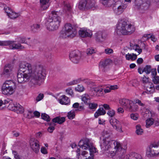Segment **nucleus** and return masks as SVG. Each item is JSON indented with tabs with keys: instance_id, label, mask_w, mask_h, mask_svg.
<instances>
[{
	"instance_id": "f257e3e1",
	"label": "nucleus",
	"mask_w": 159,
	"mask_h": 159,
	"mask_svg": "<svg viewBox=\"0 0 159 159\" xmlns=\"http://www.w3.org/2000/svg\"><path fill=\"white\" fill-rule=\"evenodd\" d=\"M46 72L42 65H37L34 68L29 63L22 62L20 64L17 74V81L19 83H24L31 78L34 81V84L40 85L46 76Z\"/></svg>"
},
{
	"instance_id": "f03ea898",
	"label": "nucleus",
	"mask_w": 159,
	"mask_h": 159,
	"mask_svg": "<svg viewBox=\"0 0 159 159\" xmlns=\"http://www.w3.org/2000/svg\"><path fill=\"white\" fill-rule=\"evenodd\" d=\"M58 12L52 11L49 16L46 19V26L49 31H54L58 30L60 26L61 19L58 15Z\"/></svg>"
},
{
	"instance_id": "7ed1b4c3",
	"label": "nucleus",
	"mask_w": 159,
	"mask_h": 159,
	"mask_svg": "<svg viewBox=\"0 0 159 159\" xmlns=\"http://www.w3.org/2000/svg\"><path fill=\"white\" fill-rule=\"evenodd\" d=\"M135 30V28L134 25L122 19L119 21L116 31L118 35H130L133 33Z\"/></svg>"
},
{
	"instance_id": "20e7f679",
	"label": "nucleus",
	"mask_w": 159,
	"mask_h": 159,
	"mask_svg": "<svg viewBox=\"0 0 159 159\" xmlns=\"http://www.w3.org/2000/svg\"><path fill=\"white\" fill-rule=\"evenodd\" d=\"M77 33L75 29L71 24H66L62 30L60 31L59 37L60 38L65 39L67 37L73 38Z\"/></svg>"
},
{
	"instance_id": "39448f33",
	"label": "nucleus",
	"mask_w": 159,
	"mask_h": 159,
	"mask_svg": "<svg viewBox=\"0 0 159 159\" xmlns=\"http://www.w3.org/2000/svg\"><path fill=\"white\" fill-rule=\"evenodd\" d=\"M80 148L84 150L88 149L90 152V154L92 159H93V154L96 153V149L93 146V143L90 139L85 138L80 140L78 144Z\"/></svg>"
},
{
	"instance_id": "423d86ee",
	"label": "nucleus",
	"mask_w": 159,
	"mask_h": 159,
	"mask_svg": "<svg viewBox=\"0 0 159 159\" xmlns=\"http://www.w3.org/2000/svg\"><path fill=\"white\" fill-rule=\"evenodd\" d=\"M103 142L101 143L100 145L101 149L103 151H107L113 146L115 149L116 150H123L125 151V149L122 148L120 143L118 141L112 140L106 141H102Z\"/></svg>"
},
{
	"instance_id": "0eeeda50",
	"label": "nucleus",
	"mask_w": 159,
	"mask_h": 159,
	"mask_svg": "<svg viewBox=\"0 0 159 159\" xmlns=\"http://www.w3.org/2000/svg\"><path fill=\"white\" fill-rule=\"evenodd\" d=\"M120 104L127 110L132 112L136 111L138 109V106L131 100L127 99H121L119 100Z\"/></svg>"
},
{
	"instance_id": "6e6552de",
	"label": "nucleus",
	"mask_w": 159,
	"mask_h": 159,
	"mask_svg": "<svg viewBox=\"0 0 159 159\" xmlns=\"http://www.w3.org/2000/svg\"><path fill=\"white\" fill-rule=\"evenodd\" d=\"M15 87V84L12 81H6L2 86V92L5 95H11L14 93Z\"/></svg>"
},
{
	"instance_id": "1a4fd4ad",
	"label": "nucleus",
	"mask_w": 159,
	"mask_h": 159,
	"mask_svg": "<svg viewBox=\"0 0 159 159\" xmlns=\"http://www.w3.org/2000/svg\"><path fill=\"white\" fill-rule=\"evenodd\" d=\"M95 2L91 0H81L78 3V7L80 10L89 9L94 7L95 5Z\"/></svg>"
},
{
	"instance_id": "9d476101",
	"label": "nucleus",
	"mask_w": 159,
	"mask_h": 159,
	"mask_svg": "<svg viewBox=\"0 0 159 159\" xmlns=\"http://www.w3.org/2000/svg\"><path fill=\"white\" fill-rule=\"evenodd\" d=\"M127 6L126 2L123 1L122 2L120 1H117L115 2L113 7V10L114 13L117 15L122 14Z\"/></svg>"
},
{
	"instance_id": "9b49d317",
	"label": "nucleus",
	"mask_w": 159,
	"mask_h": 159,
	"mask_svg": "<svg viewBox=\"0 0 159 159\" xmlns=\"http://www.w3.org/2000/svg\"><path fill=\"white\" fill-rule=\"evenodd\" d=\"M147 153L150 156L159 155V146L155 143L151 144L147 149Z\"/></svg>"
},
{
	"instance_id": "f8f14e48",
	"label": "nucleus",
	"mask_w": 159,
	"mask_h": 159,
	"mask_svg": "<svg viewBox=\"0 0 159 159\" xmlns=\"http://www.w3.org/2000/svg\"><path fill=\"white\" fill-rule=\"evenodd\" d=\"M65 118L64 117H56L52 119V123L49 124L50 126L48 129V131L50 133H52L55 129L54 126L55 125L54 123H58L59 124H61L65 121Z\"/></svg>"
},
{
	"instance_id": "ddd939ff",
	"label": "nucleus",
	"mask_w": 159,
	"mask_h": 159,
	"mask_svg": "<svg viewBox=\"0 0 159 159\" xmlns=\"http://www.w3.org/2000/svg\"><path fill=\"white\" fill-rule=\"evenodd\" d=\"M149 0H135V4L138 9L141 8L142 9H147L150 4Z\"/></svg>"
},
{
	"instance_id": "4468645a",
	"label": "nucleus",
	"mask_w": 159,
	"mask_h": 159,
	"mask_svg": "<svg viewBox=\"0 0 159 159\" xmlns=\"http://www.w3.org/2000/svg\"><path fill=\"white\" fill-rule=\"evenodd\" d=\"M69 58L73 62L77 63L81 59V54L78 51H74L70 53Z\"/></svg>"
},
{
	"instance_id": "2eb2a0df",
	"label": "nucleus",
	"mask_w": 159,
	"mask_h": 159,
	"mask_svg": "<svg viewBox=\"0 0 159 159\" xmlns=\"http://www.w3.org/2000/svg\"><path fill=\"white\" fill-rule=\"evenodd\" d=\"M30 146L33 151L37 153L39 151L40 145L39 141L37 139L31 138L30 141Z\"/></svg>"
},
{
	"instance_id": "dca6fc26",
	"label": "nucleus",
	"mask_w": 159,
	"mask_h": 159,
	"mask_svg": "<svg viewBox=\"0 0 159 159\" xmlns=\"http://www.w3.org/2000/svg\"><path fill=\"white\" fill-rule=\"evenodd\" d=\"M110 123L113 127L117 131L122 132V126L120 125V122L115 118H111L110 119Z\"/></svg>"
},
{
	"instance_id": "f3484780",
	"label": "nucleus",
	"mask_w": 159,
	"mask_h": 159,
	"mask_svg": "<svg viewBox=\"0 0 159 159\" xmlns=\"http://www.w3.org/2000/svg\"><path fill=\"white\" fill-rule=\"evenodd\" d=\"M4 9L7 15L11 19H16L20 16L19 13L15 12L10 7H5Z\"/></svg>"
},
{
	"instance_id": "a211bd4d",
	"label": "nucleus",
	"mask_w": 159,
	"mask_h": 159,
	"mask_svg": "<svg viewBox=\"0 0 159 159\" xmlns=\"http://www.w3.org/2000/svg\"><path fill=\"white\" fill-rule=\"evenodd\" d=\"M106 35L104 32L99 31L96 33L94 35L95 41L98 43L103 41L105 39Z\"/></svg>"
},
{
	"instance_id": "6ab92c4d",
	"label": "nucleus",
	"mask_w": 159,
	"mask_h": 159,
	"mask_svg": "<svg viewBox=\"0 0 159 159\" xmlns=\"http://www.w3.org/2000/svg\"><path fill=\"white\" fill-rule=\"evenodd\" d=\"M79 35L82 37H91L92 36V32L89 30H85L81 29L79 31Z\"/></svg>"
},
{
	"instance_id": "aec40b11",
	"label": "nucleus",
	"mask_w": 159,
	"mask_h": 159,
	"mask_svg": "<svg viewBox=\"0 0 159 159\" xmlns=\"http://www.w3.org/2000/svg\"><path fill=\"white\" fill-rule=\"evenodd\" d=\"M13 69V67L11 65L8 64L5 65L3 70L4 75L7 77H9L12 73Z\"/></svg>"
},
{
	"instance_id": "412c9836",
	"label": "nucleus",
	"mask_w": 159,
	"mask_h": 159,
	"mask_svg": "<svg viewBox=\"0 0 159 159\" xmlns=\"http://www.w3.org/2000/svg\"><path fill=\"white\" fill-rule=\"evenodd\" d=\"M112 62V61L110 59H107L105 60L101 61L99 67L100 69H104Z\"/></svg>"
},
{
	"instance_id": "4be33fe9",
	"label": "nucleus",
	"mask_w": 159,
	"mask_h": 159,
	"mask_svg": "<svg viewBox=\"0 0 159 159\" xmlns=\"http://www.w3.org/2000/svg\"><path fill=\"white\" fill-rule=\"evenodd\" d=\"M12 41L13 43H11L9 45H10V48L11 49H20L22 50L24 48V47L23 46L21 45L20 43H18V44L14 43L15 42H17L16 40L14 41Z\"/></svg>"
},
{
	"instance_id": "5701e85b",
	"label": "nucleus",
	"mask_w": 159,
	"mask_h": 159,
	"mask_svg": "<svg viewBox=\"0 0 159 159\" xmlns=\"http://www.w3.org/2000/svg\"><path fill=\"white\" fill-rule=\"evenodd\" d=\"M59 103L62 105H68L70 102L69 98L65 95H63L60 97L59 99Z\"/></svg>"
},
{
	"instance_id": "b1692460",
	"label": "nucleus",
	"mask_w": 159,
	"mask_h": 159,
	"mask_svg": "<svg viewBox=\"0 0 159 159\" xmlns=\"http://www.w3.org/2000/svg\"><path fill=\"white\" fill-rule=\"evenodd\" d=\"M149 86L146 87V89L147 92H143L142 93L143 94H144L145 93H152L154 92L155 89H156V88H155L154 87V85L152 83L150 82L149 83Z\"/></svg>"
},
{
	"instance_id": "393cba45",
	"label": "nucleus",
	"mask_w": 159,
	"mask_h": 159,
	"mask_svg": "<svg viewBox=\"0 0 159 159\" xmlns=\"http://www.w3.org/2000/svg\"><path fill=\"white\" fill-rule=\"evenodd\" d=\"M103 89H104L102 87H98L94 88L93 90L95 92L97 95L101 96L103 94Z\"/></svg>"
},
{
	"instance_id": "a878e982",
	"label": "nucleus",
	"mask_w": 159,
	"mask_h": 159,
	"mask_svg": "<svg viewBox=\"0 0 159 159\" xmlns=\"http://www.w3.org/2000/svg\"><path fill=\"white\" fill-rule=\"evenodd\" d=\"M111 136V134L108 131L104 130L102 133V141L111 140L110 139Z\"/></svg>"
},
{
	"instance_id": "bb28decb",
	"label": "nucleus",
	"mask_w": 159,
	"mask_h": 159,
	"mask_svg": "<svg viewBox=\"0 0 159 159\" xmlns=\"http://www.w3.org/2000/svg\"><path fill=\"white\" fill-rule=\"evenodd\" d=\"M100 2L103 5L107 7H111L113 3L111 0H100Z\"/></svg>"
},
{
	"instance_id": "cd10ccee",
	"label": "nucleus",
	"mask_w": 159,
	"mask_h": 159,
	"mask_svg": "<svg viewBox=\"0 0 159 159\" xmlns=\"http://www.w3.org/2000/svg\"><path fill=\"white\" fill-rule=\"evenodd\" d=\"M130 49H134L135 51H137L139 54H140L142 51V50L141 48H139V46L137 44H134L132 43H130Z\"/></svg>"
},
{
	"instance_id": "c85d7f7f",
	"label": "nucleus",
	"mask_w": 159,
	"mask_h": 159,
	"mask_svg": "<svg viewBox=\"0 0 159 159\" xmlns=\"http://www.w3.org/2000/svg\"><path fill=\"white\" fill-rule=\"evenodd\" d=\"M13 111L17 113H22L24 112V109L19 104H16L15 108Z\"/></svg>"
},
{
	"instance_id": "c756f323",
	"label": "nucleus",
	"mask_w": 159,
	"mask_h": 159,
	"mask_svg": "<svg viewBox=\"0 0 159 159\" xmlns=\"http://www.w3.org/2000/svg\"><path fill=\"white\" fill-rule=\"evenodd\" d=\"M106 111L104 110L103 108L100 107L94 114V116L97 118L99 116L104 115Z\"/></svg>"
},
{
	"instance_id": "7c9ffc66",
	"label": "nucleus",
	"mask_w": 159,
	"mask_h": 159,
	"mask_svg": "<svg viewBox=\"0 0 159 159\" xmlns=\"http://www.w3.org/2000/svg\"><path fill=\"white\" fill-rule=\"evenodd\" d=\"M90 98L89 96L87 94H84L81 97L82 101L87 105L90 102Z\"/></svg>"
},
{
	"instance_id": "2f4dec72",
	"label": "nucleus",
	"mask_w": 159,
	"mask_h": 159,
	"mask_svg": "<svg viewBox=\"0 0 159 159\" xmlns=\"http://www.w3.org/2000/svg\"><path fill=\"white\" fill-rule=\"evenodd\" d=\"M125 57L126 59L128 60H131L132 61H134L137 59V55L134 53H133L132 55L131 54L128 53L127 54H126L125 55Z\"/></svg>"
},
{
	"instance_id": "473e14b6",
	"label": "nucleus",
	"mask_w": 159,
	"mask_h": 159,
	"mask_svg": "<svg viewBox=\"0 0 159 159\" xmlns=\"http://www.w3.org/2000/svg\"><path fill=\"white\" fill-rule=\"evenodd\" d=\"M49 0H40V2L41 7L43 10H45L48 8V5Z\"/></svg>"
},
{
	"instance_id": "72a5a7b5",
	"label": "nucleus",
	"mask_w": 159,
	"mask_h": 159,
	"mask_svg": "<svg viewBox=\"0 0 159 159\" xmlns=\"http://www.w3.org/2000/svg\"><path fill=\"white\" fill-rule=\"evenodd\" d=\"M153 119L149 118H148L146 121V126L147 128H149L152 124H153Z\"/></svg>"
},
{
	"instance_id": "f704fd0d",
	"label": "nucleus",
	"mask_w": 159,
	"mask_h": 159,
	"mask_svg": "<svg viewBox=\"0 0 159 159\" xmlns=\"http://www.w3.org/2000/svg\"><path fill=\"white\" fill-rule=\"evenodd\" d=\"M74 109L70 111L68 113L67 117L69 119L71 120L74 119L75 116V112Z\"/></svg>"
},
{
	"instance_id": "c9c22d12",
	"label": "nucleus",
	"mask_w": 159,
	"mask_h": 159,
	"mask_svg": "<svg viewBox=\"0 0 159 159\" xmlns=\"http://www.w3.org/2000/svg\"><path fill=\"white\" fill-rule=\"evenodd\" d=\"M136 130L135 132L137 135H141L143 133V129H142L141 126L139 125H137L136 126Z\"/></svg>"
},
{
	"instance_id": "e433bc0d",
	"label": "nucleus",
	"mask_w": 159,
	"mask_h": 159,
	"mask_svg": "<svg viewBox=\"0 0 159 159\" xmlns=\"http://www.w3.org/2000/svg\"><path fill=\"white\" fill-rule=\"evenodd\" d=\"M16 40L17 42H18L20 43H27L26 39L25 37H20L17 38L16 39Z\"/></svg>"
},
{
	"instance_id": "4c0bfd02",
	"label": "nucleus",
	"mask_w": 159,
	"mask_h": 159,
	"mask_svg": "<svg viewBox=\"0 0 159 159\" xmlns=\"http://www.w3.org/2000/svg\"><path fill=\"white\" fill-rule=\"evenodd\" d=\"M32 30L34 32H36L40 30V26L39 24H34L31 26Z\"/></svg>"
},
{
	"instance_id": "58836bf2",
	"label": "nucleus",
	"mask_w": 159,
	"mask_h": 159,
	"mask_svg": "<svg viewBox=\"0 0 159 159\" xmlns=\"http://www.w3.org/2000/svg\"><path fill=\"white\" fill-rule=\"evenodd\" d=\"M97 52V50L96 48H88L86 51V53L88 55H90L92 54L96 53Z\"/></svg>"
},
{
	"instance_id": "ea45409f",
	"label": "nucleus",
	"mask_w": 159,
	"mask_h": 159,
	"mask_svg": "<svg viewBox=\"0 0 159 159\" xmlns=\"http://www.w3.org/2000/svg\"><path fill=\"white\" fill-rule=\"evenodd\" d=\"M151 69L150 66L146 65L143 69V72H145L147 74H148L151 72Z\"/></svg>"
},
{
	"instance_id": "a19ab883",
	"label": "nucleus",
	"mask_w": 159,
	"mask_h": 159,
	"mask_svg": "<svg viewBox=\"0 0 159 159\" xmlns=\"http://www.w3.org/2000/svg\"><path fill=\"white\" fill-rule=\"evenodd\" d=\"M24 116L28 119H31L34 117L32 111H28L24 113Z\"/></svg>"
},
{
	"instance_id": "79ce46f5",
	"label": "nucleus",
	"mask_w": 159,
	"mask_h": 159,
	"mask_svg": "<svg viewBox=\"0 0 159 159\" xmlns=\"http://www.w3.org/2000/svg\"><path fill=\"white\" fill-rule=\"evenodd\" d=\"M81 80V78H79L76 79L68 83V85H72L77 84L80 83V81Z\"/></svg>"
},
{
	"instance_id": "37998d69",
	"label": "nucleus",
	"mask_w": 159,
	"mask_h": 159,
	"mask_svg": "<svg viewBox=\"0 0 159 159\" xmlns=\"http://www.w3.org/2000/svg\"><path fill=\"white\" fill-rule=\"evenodd\" d=\"M41 117L42 119L47 121H50L51 119L49 116L45 113H42Z\"/></svg>"
},
{
	"instance_id": "c03bdc74",
	"label": "nucleus",
	"mask_w": 159,
	"mask_h": 159,
	"mask_svg": "<svg viewBox=\"0 0 159 159\" xmlns=\"http://www.w3.org/2000/svg\"><path fill=\"white\" fill-rule=\"evenodd\" d=\"M89 108L93 110L94 111L98 107V104L94 103L88 104Z\"/></svg>"
},
{
	"instance_id": "a18cd8bd",
	"label": "nucleus",
	"mask_w": 159,
	"mask_h": 159,
	"mask_svg": "<svg viewBox=\"0 0 159 159\" xmlns=\"http://www.w3.org/2000/svg\"><path fill=\"white\" fill-rule=\"evenodd\" d=\"M84 89V88L83 86L80 85H78L77 87L75 88V90L79 92H83Z\"/></svg>"
},
{
	"instance_id": "49530a36",
	"label": "nucleus",
	"mask_w": 159,
	"mask_h": 159,
	"mask_svg": "<svg viewBox=\"0 0 159 159\" xmlns=\"http://www.w3.org/2000/svg\"><path fill=\"white\" fill-rule=\"evenodd\" d=\"M15 107L16 104L12 103V101H11L8 106V108L9 110L13 111L14 110H15Z\"/></svg>"
},
{
	"instance_id": "de8ad7c7",
	"label": "nucleus",
	"mask_w": 159,
	"mask_h": 159,
	"mask_svg": "<svg viewBox=\"0 0 159 159\" xmlns=\"http://www.w3.org/2000/svg\"><path fill=\"white\" fill-rule=\"evenodd\" d=\"M13 43L12 41H0V46H7L12 43Z\"/></svg>"
},
{
	"instance_id": "09e8293b",
	"label": "nucleus",
	"mask_w": 159,
	"mask_h": 159,
	"mask_svg": "<svg viewBox=\"0 0 159 159\" xmlns=\"http://www.w3.org/2000/svg\"><path fill=\"white\" fill-rule=\"evenodd\" d=\"M142 82L143 84H147L150 83V79L149 77L144 76L142 77Z\"/></svg>"
},
{
	"instance_id": "8fccbe9b",
	"label": "nucleus",
	"mask_w": 159,
	"mask_h": 159,
	"mask_svg": "<svg viewBox=\"0 0 159 159\" xmlns=\"http://www.w3.org/2000/svg\"><path fill=\"white\" fill-rule=\"evenodd\" d=\"M66 91L67 93L71 97L74 96V93L73 91L71 88H68L66 89Z\"/></svg>"
},
{
	"instance_id": "3c124183",
	"label": "nucleus",
	"mask_w": 159,
	"mask_h": 159,
	"mask_svg": "<svg viewBox=\"0 0 159 159\" xmlns=\"http://www.w3.org/2000/svg\"><path fill=\"white\" fill-rule=\"evenodd\" d=\"M11 100L10 99L7 98L4 100V102H3L2 100H0V107L1 106L2 104H7L10 103Z\"/></svg>"
},
{
	"instance_id": "603ef678",
	"label": "nucleus",
	"mask_w": 159,
	"mask_h": 159,
	"mask_svg": "<svg viewBox=\"0 0 159 159\" xmlns=\"http://www.w3.org/2000/svg\"><path fill=\"white\" fill-rule=\"evenodd\" d=\"M115 151H111L110 153V155L112 157H113V156H115V155L116 153L117 152H122V153H123L125 152V151L124 152L123 150H121L120 149V150H116V149H115Z\"/></svg>"
},
{
	"instance_id": "864d4df0",
	"label": "nucleus",
	"mask_w": 159,
	"mask_h": 159,
	"mask_svg": "<svg viewBox=\"0 0 159 159\" xmlns=\"http://www.w3.org/2000/svg\"><path fill=\"white\" fill-rule=\"evenodd\" d=\"M44 96V95L43 93H39L36 98V101L37 102L40 101L43 98Z\"/></svg>"
},
{
	"instance_id": "5fc2aeb1",
	"label": "nucleus",
	"mask_w": 159,
	"mask_h": 159,
	"mask_svg": "<svg viewBox=\"0 0 159 159\" xmlns=\"http://www.w3.org/2000/svg\"><path fill=\"white\" fill-rule=\"evenodd\" d=\"M152 81L155 84H157L159 83V76H155L153 77Z\"/></svg>"
},
{
	"instance_id": "6e6d98bb",
	"label": "nucleus",
	"mask_w": 159,
	"mask_h": 159,
	"mask_svg": "<svg viewBox=\"0 0 159 159\" xmlns=\"http://www.w3.org/2000/svg\"><path fill=\"white\" fill-rule=\"evenodd\" d=\"M105 52L106 54H110L113 52V51L111 48H107L105 49Z\"/></svg>"
},
{
	"instance_id": "4d7b16f0",
	"label": "nucleus",
	"mask_w": 159,
	"mask_h": 159,
	"mask_svg": "<svg viewBox=\"0 0 159 159\" xmlns=\"http://www.w3.org/2000/svg\"><path fill=\"white\" fill-rule=\"evenodd\" d=\"M107 114L108 116L112 117L114 116L115 112L113 110H109L108 111Z\"/></svg>"
},
{
	"instance_id": "13d9d810",
	"label": "nucleus",
	"mask_w": 159,
	"mask_h": 159,
	"mask_svg": "<svg viewBox=\"0 0 159 159\" xmlns=\"http://www.w3.org/2000/svg\"><path fill=\"white\" fill-rule=\"evenodd\" d=\"M134 102L135 103H134L135 104H136V103H138L139 105L141 106H144V104L143 103L141 102L140 100L138 99L134 100Z\"/></svg>"
},
{
	"instance_id": "bf43d9fd",
	"label": "nucleus",
	"mask_w": 159,
	"mask_h": 159,
	"mask_svg": "<svg viewBox=\"0 0 159 159\" xmlns=\"http://www.w3.org/2000/svg\"><path fill=\"white\" fill-rule=\"evenodd\" d=\"M81 82H82L86 84H89L90 83L89 80L88 79H84L81 78V80L80 81V83Z\"/></svg>"
},
{
	"instance_id": "052dcab7",
	"label": "nucleus",
	"mask_w": 159,
	"mask_h": 159,
	"mask_svg": "<svg viewBox=\"0 0 159 159\" xmlns=\"http://www.w3.org/2000/svg\"><path fill=\"white\" fill-rule=\"evenodd\" d=\"M41 152L43 154H45L48 153V152L47 149L44 147H42L41 148Z\"/></svg>"
},
{
	"instance_id": "680f3d73",
	"label": "nucleus",
	"mask_w": 159,
	"mask_h": 159,
	"mask_svg": "<svg viewBox=\"0 0 159 159\" xmlns=\"http://www.w3.org/2000/svg\"><path fill=\"white\" fill-rule=\"evenodd\" d=\"M64 8L68 11H70L71 10V8L69 4H66L64 7Z\"/></svg>"
},
{
	"instance_id": "e2e57ef3",
	"label": "nucleus",
	"mask_w": 159,
	"mask_h": 159,
	"mask_svg": "<svg viewBox=\"0 0 159 159\" xmlns=\"http://www.w3.org/2000/svg\"><path fill=\"white\" fill-rule=\"evenodd\" d=\"M151 74L152 77L156 76L157 75V73L156 71V68L151 69Z\"/></svg>"
},
{
	"instance_id": "0e129e2a",
	"label": "nucleus",
	"mask_w": 159,
	"mask_h": 159,
	"mask_svg": "<svg viewBox=\"0 0 159 159\" xmlns=\"http://www.w3.org/2000/svg\"><path fill=\"white\" fill-rule=\"evenodd\" d=\"M12 134L13 136L15 137H17L20 135L19 133L16 131H12Z\"/></svg>"
},
{
	"instance_id": "69168bd1",
	"label": "nucleus",
	"mask_w": 159,
	"mask_h": 159,
	"mask_svg": "<svg viewBox=\"0 0 159 159\" xmlns=\"http://www.w3.org/2000/svg\"><path fill=\"white\" fill-rule=\"evenodd\" d=\"M130 117L131 119L135 120H137L138 119L137 115L134 114H131L130 115Z\"/></svg>"
},
{
	"instance_id": "338daca9",
	"label": "nucleus",
	"mask_w": 159,
	"mask_h": 159,
	"mask_svg": "<svg viewBox=\"0 0 159 159\" xmlns=\"http://www.w3.org/2000/svg\"><path fill=\"white\" fill-rule=\"evenodd\" d=\"M75 111H81L84 110V108L83 106H79L78 109H74Z\"/></svg>"
},
{
	"instance_id": "774afa93",
	"label": "nucleus",
	"mask_w": 159,
	"mask_h": 159,
	"mask_svg": "<svg viewBox=\"0 0 159 159\" xmlns=\"http://www.w3.org/2000/svg\"><path fill=\"white\" fill-rule=\"evenodd\" d=\"M143 61V59L141 58H139L137 59V62L138 64H142Z\"/></svg>"
}]
</instances>
